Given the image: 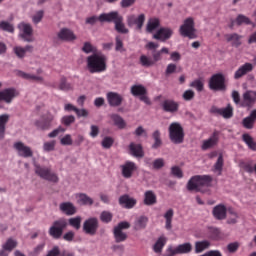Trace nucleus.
<instances>
[{"instance_id": "nucleus-1", "label": "nucleus", "mask_w": 256, "mask_h": 256, "mask_svg": "<svg viewBox=\"0 0 256 256\" xmlns=\"http://www.w3.org/2000/svg\"><path fill=\"white\" fill-rule=\"evenodd\" d=\"M145 49H148V51H153V52H152V58L148 57L147 55L140 56L139 61L142 67H153L155 63H158V61H161L163 59V55H169V48L167 47H162L160 50H155V49H159V45L155 42H148L145 45Z\"/></svg>"}, {"instance_id": "nucleus-2", "label": "nucleus", "mask_w": 256, "mask_h": 256, "mask_svg": "<svg viewBox=\"0 0 256 256\" xmlns=\"http://www.w3.org/2000/svg\"><path fill=\"white\" fill-rule=\"evenodd\" d=\"M99 21L100 23H114V29L117 33H121L122 35H127V33H129V29L123 22V17L117 11L100 14Z\"/></svg>"}, {"instance_id": "nucleus-3", "label": "nucleus", "mask_w": 256, "mask_h": 256, "mask_svg": "<svg viewBox=\"0 0 256 256\" xmlns=\"http://www.w3.org/2000/svg\"><path fill=\"white\" fill-rule=\"evenodd\" d=\"M89 73H105L107 71V56L94 53L86 59Z\"/></svg>"}, {"instance_id": "nucleus-4", "label": "nucleus", "mask_w": 256, "mask_h": 256, "mask_svg": "<svg viewBox=\"0 0 256 256\" xmlns=\"http://www.w3.org/2000/svg\"><path fill=\"white\" fill-rule=\"evenodd\" d=\"M213 177L210 175H196L190 178L187 183L188 191H199L200 187H210Z\"/></svg>"}, {"instance_id": "nucleus-5", "label": "nucleus", "mask_w": 256, "mask_h": 256, "mask_svg": "<svg viewBox=\"0 0 256 256\" xmlns=\"http://www.w3.org/2000/svg\"><path fill=\"white\" fill-rule=\"evenodd\" d=\"M35 173L45 181H50V183H59V176L57 173L53 172L51 166L35 164Z\"/></svg>"}, {"instance_id": "nucleus-6", "label": "nucleus", "mask_w": 256, "mask_h": 256, "mask_svg": "<svg viewBox=\"0 0 256 256\" xmlns=\"http://www.w3.org/2000/svg\"><path fill=\"white\" fill-rule=\"evenodd\" d=\"M170 141L175 145H181L185 141V132L179 122L171 123L169 126Z\"/></svg>"}, {"instance_id": "nucleus-7", "label": "nucleus", "mask_w": 256, "mask_h": 256, "mask_svg": "<svg viewBox=\"0 0 256 256\" xmlns=\"http://www.w3.org/2000/svg\"><path fill=\"white\" fill-rule=\"evenodd\" d=\"M3 87V83L0 82V89ZM20 93L19 90L15 87H9L5 88L3 90H0V103H5L6 105H11L17 97H19ZM0 105V109H1Z\"/></svg>"}, {"instance_id": "nucleus-8", "label": "nucleus", "mask_w": 256, "mask_h": 256, "mask_svg": "<svg viewBox=\"0 0 256 256\" xmlns=\"http://www.w3.org/2000/svg\"><path fill=\"white\" fill-rule=\"evenodd\" d=\"M68 227V222L66 218H60L55 220L52 226L49 228V235L53 239H61L63 237V231Z\"/></svg>"}, {"instance_id": "nucleus-9", "label": "nucleus", "mask_w": 256, "mask_h": 256, "mask_svg": "<svg viewBox=\"0 0 256 256\" xmlns=\"http://www.w3.org/2000/svg\"><path fill=\"white\" fill-rule=\"evenodd\" d=\"M209 89L211 91H225V75L222 73L213 74L209 80Z\"/></svg>"}, {"instance_id": "nucleus-10", "label": "nucleus", "mask_w": 256, "mask_h": 256, "mask_svg": "<svg viewBox=\"0 0 256 256\" xmlns=\"http://www.w3.org/2000/svg\"><path fill=\"white\" fill-rule=\"evenodd\" d=\"M180 34L182 37H188L189 39H195L197 37L195 35V21L192 17L184 20L183 25L180 26Z\"/></svg>"}, {"instance_id": "nucleus-11", "label": "nucleus", "mask_w": 256, "mask_h": 256, "mask_svg": "<svg viewBox=\"0 0 256 256\" xmlns=\"http://www.w3.org/2000/svg\"><path fill=\"white\" fill-rule=\"evenodd\" d=\"M18 29L20 30L19 37L26 41V43H33L35 39L33 38V27L31 24H27L22 22L18 25Z\"/></svg>"}, {"instance_id": "nucleus-12", "label": "nucleus", "mask_w": 256, "mask_h": 256, "mask_svg": "<svg viewBox=\"0 0 256 256\" xmlns=\"http://www.w3.org/2000/svg\"><path fill=\"white\" fill-rule=\"evenodd\" d=\"M131 94L134 97H139L140 101H143L146 105H151V100L149 99V96H147V88H145V86L141 84L133 85L131 87Z\"/></svg>"}, {"instance_id": "nucleus-13", "label": "nucleus", "mask_w": 256, "mask_h": 256, "mask_svg": "<svg viewBox=\"0 0 256 256\" xmlns=\"http://www.w3.org/2000/svg\"><path fill=\"white\" fill-rule=\"evenodd\" d=\"M99 229V220L95 217L89 218L83 223V231L86 235H97Z\"/></svg>"}, {"instance_id": "nucleus-14", "label": "nucleus", "mask_w": 256, "mask_h": 256, "mask_svg": "<svg viewBox=\"0 0 256 256\" xmlns=\"http://www.w3.org/2000/svg\"><path fill=\"white\" fill-rule=\"evenodd\" d=\"M256 103V91L248 90L242 95V107H247L251 109L255 107Z\"/></svg>"}, {"instance_id": "nucleus-15", "label": "nucleus", "mask_w": 256, "mask_h": 256, "mask_svg": "<svg viewBox=\"0 0 256 256\" xmlns=\"http://www.w3.org/2000/svg\"><path fill=\"white\" fill-rule=\"evenodd\" d=\"M120 169L122 171V177H124V179H131L133 177V173L137 171V164L132 161H126L120 166Z\"/></svg>"}, {"instance_id": "nucleus-16", "label": "nucleus", "mask_w": 256, "mask_h": 256, "mask_svg": "<svg viewBox=\"0 0 256 256\" xmlns=\"http://www.w3.org/2000/svg\"><path fill=\"white\" fill-rule=\"evenodd\" d=\"M106 99L110 107H121L124 101L123 95L117 92H108L106 94Z\"/></svg>"}, {"instance_id": "nucleus-17", "label": "nucleus", "mask_w": 256, "mask_h": 256, "mask_svg": "<svg viewBox=\"0 0 256 256\" xmlns=\"http://www.w3.org/2000/svg\"><path fill=\"white\" fill-rule=\"evenodd\" d=\"M219 135H221V132L214 130L209 139L203 141L201 146L202 151H207V149L215 147L219 143Z\"/></svg>"}, {"instance_id": "nucleus-18", "label": "nucleus", "mask_w": 256, "mask_h": 256, "mask_svg": "<svg viewBox=\"0 0 256 256\" xmlns=\"http://www.w3.org/2000/svg\"><path fill=\"white\" fill-rule=\"evenodd\" d=\"M14 149L18 152L19 157H24L25 159L33 157V150L23 142L14 143Z\"/></svg>"}, {"instance_id": "nucleus-19", "label": "nucleus", "mask_w": 256, "mask_h": 256, "mask_svg": "<svg viewBox=\"0 0 256 256\" xmlns=\"http://www.w3.org/2000/svg\"><path fill=\"white\" fill-rule=\"evenodd\" d=\"M255 69V66L249 62L244 63L241 65L234 73V79H241L242 77H245V75H248V73H251Z\"/></svg>"}, {"instance_id": "nucleus-20", "label": "nucleus", "mask_w": 256, "mask_h": 256, "mask_svg": "<svg viewBox=\"0 0 256 256\" xmlns=\"http://www.w3.org/2000/svg\"><path fill=\"white\" fill-rule=\"evenodd\" d=\"M173 35V30L170 28H160L154 35L153 39H156L157 41L165 42L169 39H171Z\"/></svg>"}, {"instance_id": "nucleus-21", "label": "nucleus", "mask_w": 256, "mask_h": 256, "mask_svg": "<svg viewBox=\"0 0 256 256\" xmlns=\"http://www.w3.org/2000/svg\"><path fill=\"white\" fill-rule=\"evenodd\" d=\"M211 113L221 115L224 119H231V117H233V107H231V104H228L226 108L212 107Z\"/></svg>"}, {"instance_id": "nucleus-22", "label": "nucleus", "mask_w": 256, "mask_h": 256, "mask_svg": "<svg viewBox=\"0 0 256 256\" xmlns=\"http://www.w3.org/2000/svg\"><path fill=\"white\" fill-rule=\"evenodd\" d=\"M118 201L119 205H121V207H123L124 209H133V207L137 205V200L127 194L120 196Z\"/></svg>"}, {"instance_id": "nucleus-23", "label": "nucleus", "mask_w": 256, "mask_h": 256, "mask_svg": "<svg viewBox=\"0 0 256 256\" xmlns=\"http://www.w3.org/2000/svg\"><path fill=\"white\" fill-rule=\"evenodd\" d=\"M58 39L60 41H75L77 39V36L75 33H73V30L68 29V28H62L58 34H57Z\"/></svg>"}, {"instance_id": "nucleus-24", "label": "nucleus", "mask_w": 256, "mask_h": 256, "mask_svg": "<svg viewBox=\"0 0 256 256\" xmlns=\"http://www.w3.org/2000/svg\"><path fill=\"white\" fill-rule=\"evenodd\" d=\"M53 119V115L49 114L43 117L42 120L36 121L35 125L38 129H41V131H47L48 129H51V123H53Z\"/></svg>"}, {"instance_id": "nucleus-25", "label": "nucleus", "mask_w": 256, "mask_h": 256, "mask_svg": "<svg viewBox=\"0 0 256 256\" xmlns=\"http://www.w3.org/2000/svg\"><path fill=\"white\" fill-rule=\"evenodd\" d=\"M48 85L49 87H52L53 89H59L60 91H72L73 89V85L67 82V78L65 76H62L60 78V82L58 86L55 83H50Z\"/></svg>"}, {"instance_id": "nucleus-26", "label": "nucleus", "mask_w": 256, "mask_h": 256, "mask_svg": "<svg viewBox=\"0 0 256 256\" xmlns=\"http://www.w3.org/2000/svg\"><path fill=\"white\" fill-rule=\"evenodd\" d=\"M162 109L166 113H177L179 111V104L175 100H164L162 102Z\"/></svg>"}, {"instance_id": "nucleus-27", "label": "nucleus", "mask_w": 256, "mask_h": 256, "mask_svg": "<svg viewBox=\"0 0 256 256\" xmlns=\"http://www.w3.org/2000/svg\"><path fill=\"white\" fill-rule=\"evenodd\" d=\"M256 123V109L252 110L249 116L245 117L242 120V126L244 129H253Z\"/></svg>"}, {"instance_id": "nucleus-28", "label": "nucleus", "mask_w": 256, "mask_h": 256, "mask_svg": "<svg viewBox=\"0 0 256 256\" xmlns=\"http://www.w3.org/2000/svg\"><path fill=\"white\" fill-rule=\"evenodd\" d=\"M213 216L215 219H218V221H223V219L227 217V207L223 204L215 206L213 209Z\"/></svg>"}, {"instance_id": "nucleus-29", "label": "nucleus", "mask_w": 256, "mask_h": 256, "mask_svg": "<svg viewBox=\"0 0 256 256\" xmlns=\"http://www.w3.org/2000/svg\"><path fill=\"white\" fill-rule=\"evenodd\" d=\"M59 209L62 211V213H64V215L68 216L75 215V213H77V208L71 202L61 203Z\"/></svg>"}, {"instance_id": "nucleus-30", "label": "nucleus", "mask_w": 256, "mask_h": 256, "mask_svg": "<svg viewBox=\"0 0 256 256\" xmlns=\"http://www.w3.org/2000/svg\"><path fill=\"white\" fill-rule=\"evenodd\" d=\"M225 38L228 43H231L232 47H241L242 45V42H241V40L243 39L242 35H239L237 33L226 34Z\"/></svg>"}, {"instance_id": "nucleus-31", "label": "nucleus", "mask_w": 256, "mask_h": 256, "mask_svg": "<svg viewBox=\"0 0 256 256\" xmlns=\"http://www.w3.org/2000/svg\"><path fill=\"white\" fill-rule=\"evenodd\" d=\"M130 154L133 157H144L145 153L143 152V146L141 144H135V142H131L129 145Z\"/></svg>"}, {"instance_id": "nucleus-32", "label": "nucleus", "mask_w": 256, "mask_h": 256, "mask_svg": "<svg viewBox=\"0 0 256 256\" xmlns=\"http://www.w3.org/2000/svg\"><path fill=\"white\" fill-rule=\"evenodd\" d=\"M157 203V195L152 190H148L144 193V205L151 207Z\"/></svg>"}, {"instance_id": "nucleus-33", "label": "nucleus", "mask_w": 256, "mask_h": 256, "mask_svg": "<svg viewBox=\"0 0 256 256\" xmlns=\"http://www.w3.org/2000/svg\"><path fill=\"white\" fill-rule=\"evenodd\" d=\"M7 123H9V114L0 115V140L5 139Z\"/></svg>"}, {"instance_id": "nucleus-34", "label": "nucleus", "mask_w": 256, "mask_h": 256, "mask_svg": "<svg viewBox=\"0 0 256 256\" xmlns=\"http://www.w3.org/2000/svg\"><path fill=\"white\" fill-rule=\"evenodd\" d=\"M165 245H167V238L165 236H160L153 245L154 253H162Z\"/></svg>"}, {"instance_id": "nucleus-35", "label": "nucleus", "mask_w": 256, "mask_h": 256, "mask_svg": "<svg viewBox=\"0 0 256 256\" xmlns=\"http://www.w3.org/2000/svg\"><path fill=\"white\" fill-rule=\"evenodd\" d=\"M161 21L159 18H150L147 22L146 31L147 33H153L156 29H159Z\"/></svg>"}, {"instance_id": "nucleus-36", "label": "nucleus", "mask_w": 256, "mask_h": 256, "mask_svg": "<svg viewBox=\"0 0 256 256\" xmlns=\"http://www.w3.org/2000/svg\"><path fill=\"white\" fill-rule=\"evenodd\" d=\"M110 118L118 129H125L127 127V122L119 114H112Z\"/></svg>"}, {"instance_id": "nucleus-37", "label": "nucleus", "mask_w": 256, "mask_h": 256, "mask_svg": "<svg viewBox=\"0 0 256 256\" xmlns=\"http://www.w3.org/2000/svg\"><path fill=\"white\" fill-rule=\"evenodd\" d=\"M147 223H149V218L146 216H140L134 223L135 231H141V229H145V227H147Z\"/></svg>"}, {"instance_id": "nucleus-38", "label": "nucleus", "mask_w": 256, "mask_h": 256, "mask_svg": "<svg viewBox=\"0 0 256 256\" xmlns=\"http://www.w3.org/2000/svg\"><path fill=\"white\" fill-rule=\"evenodd\" d=\"M211 247V242L209 240L197 241L195 242V253H203L206 249Z\"/></svg>"}, {"instance_id": "nucleus-39", "label": "nucleus", "mask_w": 256, "mask_h": 256, "mask_svg": "<svg viewBox=\"0 0 256 256\" xmlns=\"http://www.w3.org/2000/svg\"><path fill=\"white\" fill-rule=\"evenodd\" d=\"M224 165H225V160L223 159V154H220L218 156L216 163L213 166L214 173H218V175H222Z\"/></svg>"}, {"instance_id": "nucleus-40", "label": "nucleus", "mask_w": 256, "mask_h": 256, "mask_svg": "<svg viewBox=\"0 0 256 256\" xmlns=\"http://www.w3.org/2000/svg\"><path fill=\"white\" fill-rule=\"evenodd\" d=\"M242 141H244V143L248 146L249 149H251V151H256V142L253 137H251V135L248 133L243 134Z\"/></svg>"}, {"instance_id": "nucleus-41", "label": "nucleus", "mask_w": 256, "mask_h": 256, "mask_svg": "<svg viewBox=\"0 0 256 256\" xmlns=\"http://www.w3.org/2000/svg\"><path fill=\"white\" fill-rule=\"evenodd\" d=\"M18 76L28 81H38L39 83H43V77L41 76H35L33 74L25 73L23 71H18Z\"/></svg>"}, {"instance_id": "nucleus-42", "label": "nucleus", "mask_w": 256, "mask_h": 256, "mask_svg": "<svg viewBox=\"0 0 256 256\" xmlns=\"http://www.w3.org/2000/svg\"><path fill=\"white\" fill-rule=\"evenodd\" d=\"M173 215V209L167 210V212L164 214V218L166 219L165 229H167V231H171V229L173 228Z\"/></svg>"}, {"instance_id": "nucleus-43", "label": "nucleus", "mask_w": 256, "mask_h": 256, "mask_svg": "<svg viewBox=\"0 0 256 256\" xmlns=\"http://www.w3.org/2000/svg\"><path fill=\"white\" fill-rule=\"evenodd\" d=\"M0 31H5L6 33H15V26L6 20H0Z\"/></svg>"}, {"instance_id": "nucleus-44", "label": "nucleus", "mask_w": 256, "mask_h": 256, "mask_svg": "<svg viewBox=\"0 0 256 256\" xmlns=\"http://www.w3.org/2000/svg\"><path fill=\"white\" fill-rule=\"evenodd\" d=\"M113 233L116 243H123L124 241H127V233L118 230L117 228H114Z\"/></svg>"}, {"instance_id": "nucleus-45", "label": "nucleus", "mask_w": 256, "mask_h": 256, "mask_svg": "<svg viewBox=\"0 0 256 256\" xmlns=\"http://www.w3.org/2000/svg\"><path fill=\"white\" fill-rule=\"evenodd\" d=\"M152 138L154 139L152 149H159V147L163 145V141L161 140V132L159 130L154 131L152 134Z\"/></svg>"}, {"instance_id": "nucleus-46", "label": "nucleus", "mask_w": 256, "mask_h": 256, "mask_svg": "<svg viewBox=\"0 0 256 256\" xmlns=\"http://www.w3.org/2000/svg\"><path fill=\"white\" fill-rule=\"evenodd\" d=\"M177 252L179 255H183L185 253H191L193 246L191 245V243H184V244H180L177 247Z\"/></svg>"}, {"instance_id": "nucleus-47", "label": "nucleus", "mask_w": 256, "mask_h": 256, "mask_svg": "<svg viewBox=\"0 0 256 256\" xmlns=\"http://www.w3.org/2000/svg\"><path fill=\"white\" fill-rule=\"evenodd\" d=\"M77 198L80 205H93V200L87 194L80 193L77 195Z\"/></svg>"}, {"instance_id": "nucleus-48", "label": "nucleus", "mask_w": 256, "mask_h": 256, "mask_svg": "<svg viewBox=\"0 0 256 256\" xmlns=\"http://www.w3.org/2000/svg\"><path fill=\"white\" fill-rule=\"evenodd\" d=\"M208 234L209 239L213 241H219L221 239V230L219 228H210Z\"/></svg>"}, {"instance_id": "nucleus-49", "label": "nucleus", "mask_w": 256, "mask_h": 256, "mask_svg": "<svg viewBox=\"0 0 256 256\" xmlns=\"http://www.w3.org/2000/svg\"><path fill=\"white\" fill-rule=\"evenodd\" d=\"M15 247H17V242L13 238H9L6 243L3 244L2 249L11 253Z\"/></svg>"}, {"instance_id": "nucleus-50", "label": "nucleus", "mask_w": 256, "mask_h": 256, "mask_svg": "<svg viewBox=\"0 0 256 256\" xmlns=\"http://www.w3.org/2000/svg\"><path fill=\"white\" fill-rule=\"evenodd\" d=\"M67 223L69 224L70 227H73L77 231H79V229H81V217L80 216L70 218L69 220H67Z\"/></svg>"}, {"instance_id": "nucleus-51", "label": "nucleus", "mask_w": 256, "mask_h": 256, "mask_svg": "<svg viewBox=\"0 0 256 256\" xmlns=\"http://www.w3.org/2000/svg\"><path fill=\"white\" fill-rule=\"evenodd\" d=\"M190 87H193V89H196L198 93H201V91H203L204 89V84L203 81H201V79H196L190 83Z\"/></svg>"}, {"instance_id": "nucleus-52", "label": "nucleus", "mask_w": 256, "mask_h": 256, "mask_svg": "<svg viewBox=\"0 0 256 256\" xmlns=\"http://www.w3.org/2000/svg\"><path fill=\"white\" fill-rule=\"evenodd\" d=\"M115 143V140L112 137L106 136L104 137V139L102 140V147L104 149H111V147H113V144Z\"/></svg>"}, {"instance_id": "nucleus-53", "label": "nucleus", "mask_w": 256, "mask_h": 256, "mask_svg": "<svg viewBox=\"0 0 256 256\" xmlns=\"http://www.w3.org/2000/svg\"><path fill=\"white\" fill-rule=\"evenodd\" d=\"M100 221H102V223H111V221H113V214L103 211L100 215Z\"/></svg>"}, {"instance_id": "nucleus-54", "label": "nucleus", "mask_w": 256, "mask_h": 256, "mask_svg": "<svg viewBox=\"0 0 256 256\" xmlns=\"http://www.w3.org/2000/svg\"><path fill=\"white\" fill-rule=\"evenodd\" d=\"M55 145H57V141L55 140L45 142L43 144V151H45L46 153H51V151L55 149Z\"/></svg>"}, {"instance_id": "nucleus-55", "label": "nucleus", "mask_w": 256, "mask_h": 256, "mask_svg": "<svg viewBox=\"0 0 256 256\" xmlns=\"http://www.w3.org/2000/svg\"><path fill=\"white\" fill-rule=\"evenodd\" d=\"M236 23L237 25H251V20L244 16V15H238L237 18H236Z\"/></svg>"}, {"instance_id": "nucleus-56", "label": "nucleus", "mask_w": 256, "mask_h": 256, "mask_svg": "<svg viewBox=\"0 0 256 256\" xmlns=\"http://www.w3.org/2000/svg\"><path fill=\"white\" fill-rule=\"evenodd\" d=\"M171 174L177 179H183V170L179 166H174L171 168Z\"/></svg>"}, {"instance_id": "nucleus-57", "label": "nucleus", "mask_w": 256, "mask_h": 256, "mask_svg": "<svg viewBox=\"0 0 256 256\" xmlns=\"http://www.w3.org/2000/svg\"><path fill=\"white\" fill-rule=\"evenodd\" d=\"M74 121H75V116L73 115L64 116L61 119L62 125H65L66 127H69V125H72Z\"/></svg>"}, {"instance_id": "nucleus-58", "label": "nucleus", "mask_w": 256, "mask_h": 256, "mask_svg": "<svg viewBox=\"0 0 256 256\" xmlns=\"http://www.w3.org/2000/svg\"><path fill=\"white\" fill-rule=\"evenodd\" d=\"M60 143L61 145H64V146L73 145V138L71 137L70 134H66L64 137L60 139Z\"/></svg>"}, {"instance_id": "nucleus-59", "label": "nucleus", "mask_w": 256, "mask_h": 256, "mask_svg": "<svg viewBox=\"0 0 256 256\" xmlns=\"http://www.w3.org/2000/svg\"><path fill=\"white\" fill-rule=\"evenodd\" d=\"M13 51L15 55L18 57V59H23L25 57V49L21 46H15L13 48Z\"/></svg>"}, {"instance_id": "nucleus-60", "label": "nucleus", "mask_w": 256, "mask_h": 256, "mask_svg": "<svg viewBox=\"0 0 256 256\" xmlns=\"http://www.w3.org/2000/svg\"><path fill=\"white\" fill-rule=\"evenodd\" d=\"M240 166L246 173H253L255 171V167L250 162H242Z\"/></svg>"}, {"instance_id": "nucleus-61", "label": "nucleus", "mask_w": 256, "mask_h": 256, "mask_svg": "<svg viewBox=\"0 0 256 256\" xmlns=\"http://www.w3.org/2000/svg\"><path fill=\"white\" fill-rule=\"evenodd\" d=\"M82 51L84 53H95V47H93V45L91 44V42H85L83 47H82Z\"/></svg>"}, {"instance_id": "nucleus-62", "label": "nucleus", "mask_w": 256, "mask_h": 256, "mask_svg": "<svg viewBox=\"0 0 256 256\" xmlns=\"http://www.w3.org/2000/svg\"><path fill=\"white\" fill-rule=\"evenodd\" d=\"M182 97L184 101H192V99H195V92L193 90H186Z\"/></svg>"}, {"instance_id": "nucleus-63", "label": "nucleus", "mask_w": 256, "mask_h": 256, "mask_svg": "<svg viewBox=\"0 0 256 256\" xmlns=\"http://www.w3.org/2000/svg\"><path fill=\"white\" fill-rule=\"evenodd\" d=\"M43 15H44V12L43 10H39L38 12H36V14L33 16L32 20H33V23H35L36 25L38 23H41L42 19H43Z\"/></svg>"}, {"instance_id": "nucleus-64", "label": "nucleus", "mask_w": 256, "mask_h": 256, "mask_svg": "<svg viewBox=\"0 0 256 256\" xmlns=\"http://www.w3.org/2000/svg\"><path fill=\"white\" fill-rule=\"evenodd\" d=\"M143 23H145V14H140L137 18H136V26L137 29H143Z\"/></svg>"}]
</instances>
